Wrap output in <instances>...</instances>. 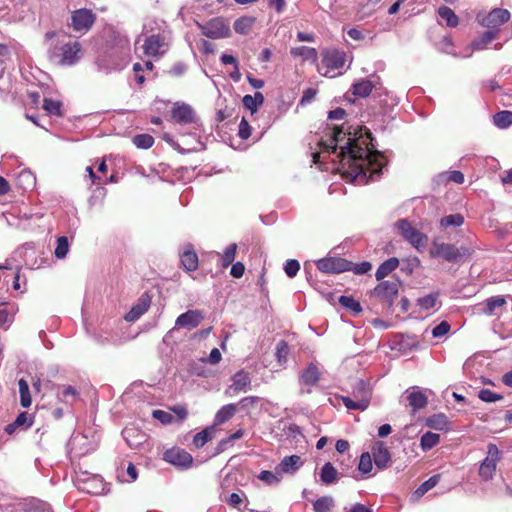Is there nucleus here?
<instances>
[{
	"label": "nucleus",
	"mask_w": 512,
	"mask_h": 512,
	"mask_svg": "<svg viewBox=\"0 0 512 512\" xmlns=\"http://www.w3.org/2000/svg\"><path fill=\"white\" fill-rule=\"evenodd\" d=\"M354 183L368 184L371 180L380 178L384 156L375 150L371 131L360 126L354 130Z\"/></svg>",
	"instance_id": "f257e3e1"
},
{
	"label": "nucleus",
	"mask_w": 512,
	"mask_h": 512,
	"mask_svg": "<svg viewBox=\"0 0 512 512\" xmlns=\"http://www.w3.org/2000/svg\"><path fill=\"white\" fill-rule=\"evenodd\" d=\"M349 129L350 127L344 130L341 126H334L328 143L321 141L320 146L328 152H335L340 147V162L344 163L347 168H352V137L350 136L352 133Z\"/></svg>",
	"instance_id": "f03ea898"
},
{
	"label": "nucleus",
	"mask_w": 512,
	"mask_h": 512,
	"mask_svg": "<svg viewBox=\"0 0 512 512\" xmlns=\"http://www.w3.org/2000/svg\"><path fill=\"white\" fill-rule=\"evenodd\" d=\"M80 51L79 42H57L48 52V58L56 65H74L79 59Z\"/></svg>",
	"instance_id": "7ed1b4c3"
},
{
	"label": "nucleus",
	"mask_w": 512,
	"mask_h": 512,
	"mask_svg": "<svg viewBox=\"0 0 512 512\" xmlns=\"http://www.w3.org/2000/svg\"><path fill=\"white\" fill-rule=\"evenodd\" d=\"M321 62L318 64V71L321 76L329 78L341 74L340 70L346 63V54L338 49H325L321 53Z\"/></svg>",
	"instance_id": "20e7f679"
},
{
	"label": "nucleus",
	"mask_w": 512,
	"mask_h": 512,
	"mask_svg": "<svg viewBox=\"0 0 512 512\" xmlns=\"http://www.w3.org/2000/svg\"><path fill=\"white\" fill-rule=\"evenodd\" d=\"M473 255V250L467 247L457 248L451 243L432 242L430 256L432 258H441L448 262L461 260Z\"/></svg>",
	"instance_id": "39448f33"
},
{
	"label": "nucleus",
	"mask_w": 512,
	"mask_h": 512,
	"mask_svg": "<svg viewBox=\"0 0 512 512\" xmlns=\"http://www.w3.org/2000/svg\"><path fill=\"white\" fill-rule=\"evenodd\" d=\"M401 282L399 279L381 281L372 291V295L391 307L394 299L398 297Z\"/></svg>",
	"instance_id": "423d86ee"
},
{
	"label": "nucleus",
	"mask_w": 512,
	"mask_h": 512,
	"mask_svg": "<svg viewBox=\"0 0 512 512\" xmlns=\"http://www.w3.org/2000/svg\"><path fill=\"white\" fill-rule=\"evenodd\" d=\"M167 50L168 42L164 35L159 33L144 38L142 44L143 55L152 59H159L166 54Z\"/></svg>",
	"instance_id": "0eeeda50"
},
{
	"label": "nucleus",
	"mask_w": 512,
	"mask_h": 512,
	"mask_svg": "<svg viewBox=\"0 0 512 512\" xmlns=\"http://www.w3.org/2000/svg\"><path fill=\"white\" fill-rule=\"evenodd\" d=\"M500 460V450L494 443L487 445V457L480 464L479 476L483 481H489L493 478L496 471V465Z\"/></svg>",
	"instance_id": "6e6552de"
},
{
	"label": "nucleus",
	"mask_w": 512,
	"mask_h": 512,
	"mask_svg": "<svg viewBox=\"0 0 512 512\" xmlns=\"http://www.w3.org/2000/svg\"><path fill=\"white\" fill-rule=\"evenodd\" d=\"M97 19L92 10L82 8L71 13V27L78 33H87L93 27Z\"/></svg>",
	"instance_id": "1a4fd4ad"
},
{
	"label": "nucleus",
	"mask_w": 512,
	"mask_h": 512,
	"mask_svg": "<svg viewBox=\"0 0 512 512\" xmlns=\"http://www.w3.org/2000/svg\"><path fill=\"white\" fill-rule=\"evenodd\" d=\"M510 13L506 9L495 8L487 15H477V22L482 27H487L489 30H499L498 28L508 22Z\"/></svg>",
	"instance_id": "9d476101"
},
{
	"label": "nucleus",
	"mask_w": 512,
	"mask_h": 512,
	"mask_svg": "<svg viewBox=\"0 0 512 512\" xmlns=\"http://www.w3.org/2000/svg\"><path fill=\"white\" fill-rule=\"evenodd\" d=\"M200 32L206 38L219 39L230 35V26L221 17L213 18L206 24L200 25Z\"/></svg>",
	"instance_id": "9b49d317"
},
{
	"label": "nucleus",
	"mask_w": 512,
	"mask_h": 512,
	"mask_svg": "<svg viewBox=\"0 0 512 512\" xmlns=\"http://www.w3.org/2000/svg\"><path fill=\"white\" fill-rule=\"evenodd\" d=\"M396 225L399 233L402 234L403 238L411 243L412 246L417 249L425 246L427 241L426 236L418 231L416 227H413L410 221L402 219L397 221Z\"/></svg>",
	"instance_id": "f8f14e48"
},
{
	"label": "nucleus",
	"mask_w": 512,
	"mask_h": 512,
	"mask_svg": "<svg viewBox=\"0 0 512 512\" xmlns=\"http://www.w3.org/2000/svg\"><path fill=\"white\" fill-rule=\"evenodd\" d=\"M170 117L179 125H191L198 119L191 105L185 102H175L170 109Z\"/></svg>",
	"instance_id": "ddd939ff"
},
{
	"label": "nucleus",
	"mask_w": 512,
	"mask_h": 512,
	"mask_svg": "<svg viewBox=\"0 0 512 512\" xmlns=\"http://www.w3.org/2000/svg\"><path fill=\"white\" fill-rule=\"evenodd\" d=\"M350 265H352L351 262L338 257H329L316 262V267H318L319 271L325 273H341L349 271Z\"/></svg>",
	"instance_id": "4468645a"
},
{
	"label": "nucleus",
	"mask_w": 512,
	"mask_h": 512,
	"mask_svg": "<svg viewBox=\"0 0 512 512\" xmlns=\"http://www.w3.org/2000/svg\"><path fill=\"white\" fill-rule=\"evenodd\" d=\"M163 460L169 464L188 467L193 463L192 455L182 448H169L163 453Z\"/></svg>",
	"instance_id": "2eb2a0df"
},
{
	"label": "nucleus",
	"mask_w": 512,
	"mask_h": 512,
	"mask_svg": "<svg viewBox=\"0 0 512 512\" xmlns=\"http://www.w3.org/2000/svg\"><path fill=\"white\" fill-rule=\"evenodd\" d=\"M203 320V313L200 310H188L181 313L175 320V327L192 330L198 327Z\"/></svg>",
	"instance_id": "dca6fc26"
},
{
	"label": "nucleus",
	"mask_w": 512,
	"mask_h": 512,
	"mask_svg": "<svg viewBox=\"0 0 512 512\" xmlns=\"http://www.w3.org/2000/svg\"><path fill=\"white\" fill-rule=\"evenodd\" d=\"M122 436L131 449H137L147 441V434L136 426L124 427Z\"/></svg>",
	"instance_id": "f3484780"
},
{
	"label": "nucleus",
	"mask_w": 512,
	"mask_h": 512,
	"mask_svg": "<svg viewBox=\"0 0 512 512\" xmlns=\"http://www.w3.org/2000/svg\"><path fill=\"white\" fill-rule=\"evenodd\" d=\"M380 78L378 75H371L370 78L354 83L353 95L354 97H368L371 95L373 89L380 86Z\"/></svg>",
	"instance_id": "a211bd4d"
},
{
	"label": "nucleus",
	"mask_w": 512,
	"mask_h": 512,
	"mask_svg": "<svg viewBox=\"0 0 512 512\" xmlns=\"http://www.w3.org/2000/svg\"><path fill=\"white\" fill-rule=\"evenodd\" d=\"M373 462L379 470H384L391 464V453L383 442H378L372 447Z\"/></svg>",
	"instance_id": "6ab92c4d"
},
{
	"label": "nucleus",
	"mask_w": 512,
	"mask_h": 512,
	"mask_svg": "<svg viewBox=\"0 0 512 512\" xmlns=\"http://www.w3.org/2000/svg\"><path fill=\"white\" fill-rule=\"evenodd\" d=\"M150 296L148 293H143L140 298H138L137 303L130 308L129 312L124 315V319L128 322H134L138 320L140 316L146 313L150 307Z\"/></svg>",
	"instance_id": "aec40b11"
},
{
	"label": "nucleus",
	"mask_w": 512,
	"mask_h": 512,
	"mask_svg": "<svg viewBox=\"0 0 512 512\" xmlns=\"http://www.w3.org/2000/svg\"><path fill=\"white\" fill-rule=\"evenodd\" d=\"M303 465V460L300 456L293 454L290 456H286L282 459L281 463H279L276 467V471L278 473L284 474H294L301 468Z\"/></svg>",
	"instance_id": "412c9836"
},
{
	"label": "nucleus",
	"mask_w": 512,
	"mask_h": 512,
	"mask_svg": "<svg viewBox=\"0 0 512 512\" xmlns=\"http://www.w3.org/2000/svg\"><path fill=\"white\" fill-rule=\"evenodd\" d=\"M181 265L187 271H196L199 267L198 254L195 253L192 245H188L180 254Z\"/></svg>",
	"instance_id": "4be33fe9"
},
{
	"label": "nucleus",
	"mask_w": 512,
	"mask_h": 512,
	"mask_svg": "<svg viewBox=\"0 0 512 512\" xmlns=\"http://www.w3.org/2000/svg\"><path fill=\"white\" fill-rule=\"evenodd\" d=\"M232 385L231 389L234 393L238 394L239 392L245 391L247 388H249L251 384V378L249 376V373L244 371H239L234 374L232 378Z\"/></svg>",
	"instance_id": "5701e85b"
},
{
	"label": "nucleus",
	"mask_w": 512,
	"mask_h": 512,
	"mask_svg": "<svg viewBox=\"0 0 512 512\" xmlns=\"http://www.w3.org/2000/svg\"><path fill=\"white\" fill-rule=\"evenodd\" d=\"M237 404H229L220 408L214 416V425H222L226 422H229L237 412Z\"/></svg>",
	"instance_id": "b1692460"
},
{
	"label": "nucleus",
	"mask_w": 512,
	"mask_h": 512,
	"mask_svg": "<svg viewBox=\"0 0 512 512\" xmlns=\"http://www.w3.org/2000/svg\"><path fill=\"white\" fill-rule=\"evenodd\" d=\"M290 55L299 58L303 61H312L316 62L317 60V51L315 48H310L307 46H300L290 49Z\"/></svg>",
	"instance_id": "393cba45"
},
{
	"label": "nucleus",
	"mask_w": 512,
	"mask_h": 512,
	"mask_svg": "<svg viewBox=\"0 0 512 512\" xmlns=\"http://www.w3.org/2000/svg\"><path fill=\"white\" fill-rule=\"evenodd\" d=\"M499 37V30H488L480 35L475 41L470 44L473 50H482L487 48L488 44L491 43L492 40Z\"/></svg>",
	"instance_id": "a878e982"
},
{
	"label": "nucleus",
	"mask_w": 512,
	"mask_h": 512,
	"mask_svg": "<svg viewBox=\"0 0 512 512\" xmlns=\"http://www.w3.org/2000/svg\"><path fill=\"white\" fill-rule=\"evenodd\" d=\"M399 265V259L396 257H392L389 259H386L379 265L378 270L376 271V278L378 281L384 279L389 274L392 273L395 269L398 268Z\"/></svg>",
	"instance_id": "bb28decb"
},
{
	"label": "nucleus",
	"mask_w": 512,
	"mask_h": 512,
	"mask_svg": "<svg viewBox=\"0 0 512 512\" xmlns=\"http://www.w3.org/2000/svg\"><path fill=\"white\" fill-rule=\"evenodd\" d=\"M256 22V18L252 16H242L234 21L233 29L236 33L247 35L250 33L253 25Z\"/></svg>",
	"instance_id": "cd10ccee"
},
{
	"label": "nucleus",
	"mask_w": 512,
	"mask_h": 512,
	"mask_svg": "<svg viewBox=\"0 0 512 512\" xmlns=\"http://www.w3.org/2000/svg\"><path fill=\"white\" fill-rule=\"evenodd\" d=\"M426 426L438 431H445L449 429V420L443 413L435 414L426 419Z\"/></svg>",
	"instance_id": "c85d7f7f"
},
{
	"label": "nucleus",
	"mask_w": 512,
	"mask_h": 512,
	"mask_svg": "<svg viewBox=\"0 0 512 512\" xmlns=\"http://www.w3.org/2000/svg\"><path fill=\"white\" fill-rule=\"evenodd\" d=\"M406 399H408L409 405L412 407L413 411L423 409L427 405L426 395L419 390L411 391Z\"/></svg>",
	"instance_id": "c756f323"
},
{
	"label": "nucleus",
	"mask_w": 512,
	"mask_h": 512,
	"mask_svg": "<svg viewBox=\"0 0 512 512\" xmlns=\"http://www.w3.org/2000/svg\"><path fill=\"white\" fill-rule=\"evenodd\" d=\"M264 103V96L262 92H257L255 95H245L243 97L244 108L251 111L252 114L257 112V109Z\"/></svg>",
	"instance_id": "7c9ffc66"
},
{
	"label": "nucleus",
	"mask_w": 512,
	"mask_h": 512,
	"mask_svg": "<svg viewBox=\"0 0 512 512\" xmlns=\"http://www.w3.org/2000/svg\"><path fill=\"white\" fill-rule=\"evenodd\" d=\"M320 379L319 368L316 367L313 363H310L308 368L301 374V381L306 385H316Z\"/></svg>",
	"instance_id": "2f4dec72"
},
{
	"label": "nucleus",
	"mask_w": 512,
	"mask_h": 512,
	"mask_svg": "<svg viewBox=\"0 0 512 512\" xmlns=\"http://www.w3.org/2000/svg\"><path fill=\"white\" fill-rule=\"evenodd\" d=\"M337 479V470L330 462L323 464L320 472V480L323 484H333Z\"/></svg>",
	"instance_id": "473e14b6"
},
{
	"label": "nucleus",
	"mask_w": 512,
	"mask_h": 512,
	"mask_svg": "<svg viewBox=\"0 0 512 512\" xmlns=\"http://www.w3.org/2000/svg\"><path fill=\"white\" fill-rule=\"evenodd\" d=\"M493 123L499 129H507L512 124V111L502 110L494 114Z\"/></svg>",
	"instance_id": "72a5a7b5"
},
{
	"label": "nucleus",
	"mask_w": 512,
	"mask_h": 512,
	"mask_svg": "<svg viewBox=\"0 0 512 512\" xmlns=\"http://www.w3.org/2000/svg\"><path fill=\"white\" fill-rule=\"evenodd\" d=\"M19 394H20V405L24 408H28L32 405V396L29 391L28 383L25 379L20 378L19 382Z\"/></svg>",
	"instance_id": "f704fd0d"
},
{
	"label": "nucleus",
	"mask_w": 512,
	"mask_h": 512,
	"mask_svg": "<svg viewBox=\"0 0 512 512\" xmlns=\"http://www.w3.org/2000/svg\"><path fill=\"white\" fill-rule=\"evenodd\" d=\"M438 16H440L447 26L449 27H457L458 25V16L455 12L449 8L448 6H441L437 10Z\"/></svg>",
	"instance_id": "c9c22d12"
},
{
	"label": "nucleus",
	"mask_w": 512,
	"mask_h": 512,
	"mask_svg": "<svg viewBox=\"0 0 512 512\" xmlns=\"http://www.w3.org/2000/svg\"><path fill=\"white\" fill-rule=\"evenodd\" d=\"M360 384H361V388H360L361 400L354 401L353 408H354V410L363 411L364 409H366L368 407L369 401H371L372 393H371V389L365 387V385L363 384L362 381Z\"/></svg>",
	"instance_id": "e433bc0d"
},
{
	"label": "nucleus",
	"mask_w": 512,
	"mask_h": 512,
	"mask_svg": "<svg viewBox=\"0 0 512 512\" xmlns=\"http://www.w3.org/2000/svg\"><path fill=\"white\" fill-rule=\"evenodd\" d=\"M133 144L140 149H150L154 145V138L150 134H136L133 137Z\"/></svg>",
	"instance_id": "4c0bfd02"
},
{
	"label": "nucleus",
	"mask_w": 512,
	"mask_h": 512,
	"mask_svg": "<svg viewBox=\"0 0 512 512\" xmlns=\"http://www.w3.org/2000/svg\"><path fill=\"white\" fill-rule=\"evenodd\" d=\"M506 304V299L502 296H492L486 300V308L483 309L486 314H494L496 309Z\"/></svg>",
	"instance_id": "58836bf2"
},
{
	"label": "nucleus",
	"mask_w": 512,
	"mask_h": 512,
	"mask_svg": "<svg viewBox=\"0 0 512 512\" xmlns=\"http://www.w3.org/2000/svg\"><path fill=\"white\" fill-rule=\"evenodd\" d=\"M439 435L434 432H425L420 438V447L423 450H429L439 443Z\"/></svg>",
	"instance_id": "ea45409f"
},
{
	"label": "nucleus",
	"mask_w": 512,
	"mask_h": 512,
	"mask_svg": "<svg viewBox=\"0 0 512 512\" xmlns=\"http://www.w3.org/2000/svg\"><path fill=\"white\" fill-rule=\"evenodd\" d=\"M289 346L286 340H280L277 343L276 346V357L277 362L280 363V365H284L288 361L289 356Z\"/></svg>",
	"instance_id": "a19ab883"
},
{
	"label": "nucleus",
	"mask_w": 512,
	"mask_h": 512,
	"mask_svg": "<svg viewBox=\"0 0 512 512\" xmlns=\"http://www.w3.org/2000/svg\"><path fill=\"white\" fill-rule=\"evenodd\" d=\"M212 430V427H207L202 431L198 432L197 434H195L193 437L194 446L197 447L198 449L204 447L205 444L211 440Z\"/></svg>",
	"instance_id": "79ce46f5"
},
{
	"label": "nucleus",
	"mask_w": 512,
	"mask_h": 512,
	"mask_svg": "<svg viewBox=\"0 0 512 512\" xmlns=\"http://www.w3.org/2000/svg\"><path fill=\"white\" fill-rule=\"evenodd\" d=\"M464 222V217L461 214H451L445 217H442L440 224L441 227H460Z\"/></svg>",
	"instance_id": "37998d69"
},
{
	"label": "nucleus",
	"mask_w": 512,
	"mask_h": 512,
	"mask_svg": "<svg viewBox=\"0 0 512 512\" xmlns=\"http://www.w3.org/2000/svg\"><path fill=\"white\" fill-rule=\"evenodd\" d=\"M440 479H441L440 475H435V476L430 477L428 480L423 482L422 485H420L417 488L415 493L417 494L418 497L423 496L424 494H426L427 492H429L430 490L435 488Z\"/></svg>",
	"instance_id": "c03bdc74"
},
{
	"label": "nucleus",
	"mask_w": 512,
	"mask_h": 512,
	"mask_svg": "<svg viewBox=\"0 0 512 512\" xmlns=\"http://www.w3.org/2000/svg\"><path fill=\"white\" fill-rule=\"evenodd\" d=\"M314 511L329 512L334 506V500L331 497L323 496L314 502Z\"/></svg>",
	"instance_id": "a18cd8bd"
},
{
	"label": "nucleus",
	"mask_w": 512,
	"mask_h": 512,
	"mask_svg": "<svg viewBox=\"0 0 512 512\" xmlns=\"http://www.w3.org/2000/svg\"><path fill=\"white\" fill-rule=\"evenodd\" d=\"M43 109L52 115L61 116L63 114V111L61 110V102L50 98L44 99Z\"/></svg>",
	"instance_id": "49530a36"
},
{
	"label": "nucleus",
	"mask_w": 512,
	"mask_h": 512,
	"mask_svg": "<svg viewBox=\"0 0 512 512\" xmlns=\"http://www.w3.org/2000/svg\"><path fill=\"white\" fill-rule=\"evenodd\" d=\"M237 254V244L231 243L225 248L224 254L222 255V266L228 267L233 263L235 255Z\"/></svg>",
	"instance_id": "de8ad7c7"
},
{
	"label": "nucleus",
	"mask_w": 512,
	"mask_h": 512,
	"mask_svg": "<svg viewBox=\"0 0 512 512\" xmlns=\"http://www.w3.org/2000/svg\"><path fill=\"white\" fill-rule=\"evenodd\" d=\"M69 252V241L66 237H59L57 239V247L54 249V255L58 259H64L67 253Z\"/></svg>",
	"instance_id": "09e8293b"
},
{
	"label": "nucleus",
	"mask_w": 512,
	"mask_h": 512,
	"mask_svg": "<svg viewBox=\"0 0 512 512\" xmlns=\"http://www.w3.org/2000/svg\"><path fill=\"white\" fill-rule=\"evenodd\" d=\"M372 467L373 465L371 455L368 453L361 454L358 470L364 475H366L372 471Z\"/></svg>",
	"instance_id": "8fccbe9b"
},
{
	"label": "nucleus",
	"mask_w": 512,
	"mask_h": 512,
	"mask_svg": "<svg viewBox=\"0 0 512 512\" xmlns=\"http://www.w3.org/2000/svg\"><path fill=\"white\" fill-rule=\"evenodd\" d=\"M479 398L484 402L492 403L495 401H501L503 399V396L501 394H496L495 392L488 388H483L479 392Z\"/></svg>",
	"instance_id": "3c124183"
},
{
	"label": "nucleus",
	"mask_w": 512,
	"mask_h": 512,
	"mask_svg": "<svg viewBox=\"0 0 512 512\" xmlns=\"http://www.w3.org/2000/svg\"><path fill=\"white\" fill-rule=\"evenodd\" d=\"M152 416L163 425L171 424L174 421V416L165 410H153Z\"/></svg>",
	"instance_id": "603ef678"
},
{
	"label": "nucleus",
	"mask_w": 512,
	"mask_h": 512,
	"mask_svg": "<svg viewBox=\"0 0 512 512\" xmlns=\"http://www.w3.org/2000/svg\"><path fill=\"white\" fill-rule=\"evenodd\" d=\"M437 301V294H429L418 299V306L429 310L435 307Z\"/></svg>",
	"instance_id": "864d4df0"
},
{
	"label": "nucleus",
	"mask_w": 512,
	"mask_h": 512,
	"mask_svg": "<svg viewBox=\"0 0 512 512\" xmlns=\"http://www.w3.org/2000/svg\"><path fill=\"white\" fill-rule=\"evenodd\" d=\"M169 410L175 414L176 421L179 423L185 421L188 417V410L186 405H174L169 407Z\"/></svg>",
	"instance_id": "5fc2aeb1"
},
{
	"label": "nucleus",
	"mask_w": 512,
	"mask_h": 512,
	"mask_svg": "<svg viewBox=\"0 0 512 512\" xmlns=\"http://www.w3.org/2000/svg\"><path fill=\"white\" fill-rule=\"evenodd\" d=\"M238 136L243 140H248L251 136V126L246 118H242V120H240L238 126Z\"/></svg>",
	"instance_id": "6e6d98bb"
},
{
	"label": "nucleus",
	"mask_w": 512,
	"mask_h": 512,
	"mask_svg": "<svg viewBox=\"0 0 512 512\" xmlns=\"http://www.w3.org/2000/svg\"><path fill=\"white\" fill-rule=\"evenodd\" d=\"M259 402V397L257 396H248L244 397L239 401V406L241 409L245 411H249L252 408H255Z\"/></svg>",
	"instance_id": "4d7b16f0"
},
{
	"label": "nucleus",
	"mask_w": 512,
	"mask_h": 512,
	"mask_svg": "<svg viewBox=\"0 0 512 512\" xmlns=\"http://www.w3.org/2000/svg\"><path fill=\"white\" fill-rule=\"evenodd\" d=\"M450 331V324L446 321H442L432 329V336L435 338L442 337L448 334Z\"/></svg>",
	"instance_id": "13d9d810"
},
{
	"label": "nucleus",
	"mask_w": 512,
	"mask_h": 512,
	"mask_svg": "<svg viewBox=\"0 0 512 512\" xmlns=\"http://www.w3.org/2000/svg\"><path fill=\"white\" fill-rule=\"evenodd\" d=\"M300 267L301 266L296 259H290L287 264L284 265V271H286L287 276L291 278L296 276Z\"/></svg>",
	"instance_id": "bf43d9fd"
},
{
	"label": "nucleus",
	"mask_w": 512,
	"mask_h": 512,
	"mask_svg": "<svg viewBox=\"0 0 512 512\" xmlns=\"http://www.w3.org/2000/svg\"><path fill=\"white\" fill-rule=\"evenodd\" d=\"M258 478L259 480H262L268 483L269 485H274L279 482V478L270 470H263L261 474H259Z\"/></svg>",
	"instance_id": "052dcab7"
},
{
	"label": "nucleus",
	"mask_w": 512,
	"mask_h": 512,
	"mask_svg": "<svg viewBox=\"0 0 512 512\" xmlns=\"http://www.w3.org/2000/svg\"><path fill=\"white\" fill-rule=\"evenodd\" d=\"M13 423L15 425H17L18 427H21V426L30 427V426H32L33 421L30 417H28L27 412L24 411V412H21L18 416H16Z\"/></svg>",
	"instance_id": "680f3d73"
},
{
	"label": "nucleus",
	"mask_w": 512,
	"mask_h": 512,
	"mask_svg": "<svg viewBox=\"0 0 512 512\" xmlns=\"http://www.w3.org/2000/svg\"><path fill=\"white\" fill-rule=\"evenodd\" d=\"M63 401L67 402V399L72 398V401L76 400L78 397L77 389L74 388L71 385H64L63 386Z\"/></svg>",
	"instance_id": "e2e57ef3"
},
{
	"label": "nucleus",
	"mask_w": 512,
	"mask_h": 512,
	"mask_svg": "<svg viewBox=\"0 0 512 512\" xmlns=\"http://www.w3.org/2000/svg\"><path fill=\"white\" fill-rule=\"evenodd\" d=\"M230 274L234 278H240L244 275L245 266L241 262H236L231 264Z\"/></svg>",
	"instance_id": "0e129e2a"
},
{
	"label": "nucleus",
	"mask_w": 512,
	"mask_h": 512,
	"mask_svg": "<svg viewBox=\"0 0 512 512\" xmlns=\"http://www.w3.org/2000/svg\"><path fill=\"white\" fill-rule=\"evenodd\" d=\"M372 264L368 261L361 262L360 264H354V274L364 275L370 272Z\"/></svg>",
	"instance_id": "69168bd1"
},
{
	"label": "nucleus",
	"mask_w": 512,
	"mask_h": 512,
	"mask_svg": "<svg viewBox=\"0 0 512 512\" xmlns=\"http://www.w3.org/2000/svg\"><path fill=\"white\" fill-rule=\"evenodd\" d=\"M243 435H244V430L243 429L237 430L232 435H230L228 438H225V439L220 441V443H219L220 448H224L225 446H227L232 441L242 438Z\"/></svg>",
	"instance_id": "338daca9"
},
{
	"label": "nucleus",
	"mask_w": 512,
	"mask_h": 512,
	"mask_svg": "<svg viewBox=\"0 0 512 512\" xmlns=\"http://www.w3.org/2000/svg\"><path fill=\"white\" fill-rule=\"evenodd\" d=\"M447 180L456 184H463L464 175L461 171H451L448 172Z\"/></svg>",
	"instance_id": "774afa93"
}]
</instances>
